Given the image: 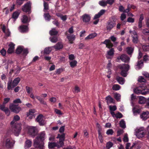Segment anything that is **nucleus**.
Wrapping results in <instances>:
<instances>
[{"label":"nucleus","mask_w":149,"mask_h":149,"mask_svg":"<svg viewBox=\"0 0 149 149\" xmlns=\"http://www.w3.org/2000/svg\"><path fill=\"white\" fill-rule=\"evenodd\" d=\"M129 66L128 65L125 64L120 65L118 66V68L121 71V75L125 77L127 75V72L129 70Z\"/></svg>","instance_id":"6"},{"label":"nucleus","mask_w":149,"mask_h":149,"mask_svg":"<svg viewBox=\"0 0 149 149\" xmlns=\"http://www.w3.org/2000/svg\"><path fill=\"white\" fill-rule=\"evenodd\" d=\"M99 4L101 6L104 7L107 6V4L106 1H105V0H102L101 1H100Z\"/></svg>","instance_id":"45"},{"label":"nucleus","mask_w":149,"mask_h":149,"mask_svg":"<svg viewBox=\"0 0 149 149\" xmlns=\"http://www.w3.org/2000/svg\"><path fill=\"white\" fill-rule=\"evenodd\" d=\"M38 132L37 128L35 127H30L29 130V133L32 136L36 135Z\"/></svg>","instance_id":"10"},{"label":"nucleus","mask_w":149,"mask_h":149,"mask_svg":"<svg viewBox=\"0 0 149 149\" xmlns=\"http://www.w3.org/2000/svg\"><path fill=\"white\" fill-rule=\"evenodd\" d=\"M142 32L143 33L144 35H149V29H143L142 31Z\"/></svg>","instance_id":"53"},{"label":"nucleus","mask_w":149,"mask_h":149,"mask_svg":"<svg viewBox=\"0 0 149 149\" xmlns=\"http://www.w3.org/2000/svg\"><path fill=\"white\" fill-rule=\"evenodd\" d=\"M138 81L139 82H145L146 80L144 78L142 77H140L138 79Z\"/></svg>","instance_id":"60"},{"label":"nucleus","mask_w":149,"mask_h":149,"mask_svg":"<svg viewBox=\"0 0 149 149\" xmlns=\"http://www.w3.org/2000/svg\"><path fill=\"white\" fill-rule=\"evenodd\" d=\"M36 121L38 122L40 125H45V122L43 119V116L41 114L38 116L36 118Z\"/></svg>","instance_id":"13"},{"label":"nucleus","mask_w":149,"mask_h":149,"mask_svg":"<svg viewBox=\"0 0 149 149\" xmlns=\"http://www.w3.org/2000/svg\"><path fill=\"white\" fill-rule=\"evenodd\" d=\"M116 17L113 16L109 18L107 23L106 28L108 31H110L116 25L117 20Z\"/></svg>","instance_id":"2"},{"label":"nucleus","mask_w":149,"mask_h":149,"mask_svg":"<svg viewBox=\"0 0 149 149\" xmlns=\"http://www.w3.org/2000/svg\"><path fill=\"white\" fill-rule=\"evenodd\" d=\"M133 49L132 47H128L127 48V52L128 54H130L133 52Z\"/></svg>","instance_id":"55"},{"label":"nucleus","mask_w":149,"mask_h":149,"mask_svg":"<svg viewBox=\"0 0 149 149\" xmlns=\"http://www.w3.org/2000/svg\"><path fill=\"white\" fill-rule=\"evenodd\" d=\"M114 50L113 48H111L107 52L106 57L107 59L111 58L114 54Z\"/></svg>","instance_id":"15"},{"label":"nucleus","mask_w":149,"mask_h":149,"mask_svg":"<svg viewBox=\"0 0 149 149\" xmlns=\"http://www.w3.org/2000/svg\"><path fill=\"white\" fill-rule=\"evenodd\" d=\"M64 141L62 140H60L58 142L56 143H57V147L59 148L62 147L64 145L63 141Z\"/></svg>","instance_id":"46"},{"label":"nucleus","mask_w":149,"mask_h":149,"mask_svg":"<svg viewBox=\"0 0 149 149\" xmlns=\"http://www.w3.org/2000/svg\"><path fill=\"white\" fill-rule=\"evenodd\" d=\"M113 133V131L112 129L108 130L106 132V134L108 135H112Z\"/></svg>","instance_id":"57"},{"label":"nucleus","mask_w":149,"mask_h":149,"mask_svg":"<svg viewBox=\"0 0 149 149\" xmlns=\"http://www.w3.org/2000/svg\"><path fill=\"white\" fill-rule=\"evenodd\" d=\"M97 35V34L96 33H93L89 34L86 37L85 39L86 40H88L94 38Z\"/></svg>","instance_id":"30"},{"label":"nucleus","mask_w":149,"mask_h":149,"mask_svg":"<svg viewBox=\"0 0 149 149\" xmlns=\"http://www.w3.org/2000/svg\"><path fill=\"white\" fill-rule=\"evenodd\" d=\"M35 110L34 109H30L29 111L27 113L26 115L27 116H29V118L31 119L33 117V114L35 112Z\"/></svg>","instance_id":"21"},{"label":"nucleus","mask_w":149,"mask_h":149,"mask_svg":"<svg viewBox=\"0 0 149 149\" xmlns=\"http://www.w3.org/2000/svg\"><path fill=\"white\" fill-rule=\"evenodd\" d=\"M123 141L125 142H127L128 141L129 139L127 134H126L125 135L123 138Z\"/></svg>","instance_id":"58"},{"label":"nucleus","mask_w":149,"mask_h":149,"mask_svg":"<svg viewBox=\"0 0 149 149\" xmlns=\"http://www.w3.org/2000/svg\"><path fill=\"white\" fill-rule=\"evenodd\" d=\"M142 48L144 51H147L149 50V46L148 45H143Z\"/></svg>","instance_id":"54"},{"label":"nucleus","mask_w":149,"mask_h":149,"mask_svg":"<svg viewBox=\"0 0 149 149\" xmlns=\"http://www.w3.org/2000/svg\"><path fill=\"white\" fill-rule=\"evenodd\" d=\"M122 114L119 112H118L116 114V116L115 117L117 118H121L123 117Z\"/></svg>","instance_id":"61"},{"label":"nucleus","mask_w":149,"mask_h":149,"mask_svg":"<svg viewBox=\"0 0 149 149\" xmlns=\"http://www.w3.org/2000/svg\"><path fill=\"white\" fill-rule=\"evenodd\" d=\"M65 134L64 133L61 135L58 134L56 137L57 138H59L60 140L64 141L65 140Z\"/></svg>","instance_id":"40"},{"label":"nucleus","mask_w":149,"mask_h":149,"mask_svg":"<svg viewBox=\"0 0 149 149\" xmlns=\"http://www.w3.org/2000/svg\"><path fill=\"white\" fill-rule=\"evenodd\" d=\"M136 135L139 138L143 137L145 134V130L143 127L137 128L135 130Z\"/></svg>","instance_id":"5"},{"label":"nucleus","mask_w":149,"mask_h":149,"mask_svg":"<svg viewBox=\"0 0 149 149\" xmlns=\"http://www.w3.org/2000/svg\"><path fill=\"white\" fill-rule=\"evenodd\" d=\"M109 107L110 110L111 111H115L117 109L115 105H114L113 106H109Z\"/></svg>","instance_id":"56"},{"label":"nucleus","mask_w":149,"mask_h":149,"mask_svg":"<svg viewBox=\"0 0 149 149\" xmlns=\"http://www.w3.org/2000/svg\"><path fill=\"white\" fill-rule=\"evenodd\" d=\"M19 30L21 32H26L28 31V29L27 26L23 25L19 26Z\"/></svg>","instance_id":"20"},{"label":"nucleus","mask_w":149,"mask_h":149,"mask_svg":"<svg viewBox=\"0 0 149 149\" xmlns=\"http://www.w3.org/2000/svg\"><path fill=\"white\" fill-rule=\"evenodd\" d=\"M137 106H136V107H134L133 108V112L134 114L139 113L140 112V110L139 109L137 108Z\"/></svg>","instance_id":"42"},{"label":"nucleus","mask_w":149,"mask_h":149,"mask_svg":"<svg viewBox=\"0 0 149 149\" xmlns=\"http://www.w3.org/2000/svg\"><path fill=\"white\" fill-rule=\"evenodd\" d=\"M21 130L20 124L15 123L12 126V132L16 136H18Z\"/></svg>","instance_id":"4"},{"label":"nucleus","mask_w":149,"mask_h":149,"mask_svg":"<svg viewBox=\"0 0 149 149\" xmlns=\"http://www.w3.org/2000/svg\"><path fill=\"white\" fill-rule=\"evenodd\" d=\"M55 147H57V143L55 142H49L48 147L49 148H53Z\"/></svg>","instance_id":"33"},{"label":"nucleus","mask_w":149,"mask_h":149,"mask_svg":"<svg viewBox=\"0 0 149 149\" xmlns=\"http://www.w3.org/2000/svg\"><path fill=\"white\" fill-rule=\"evenodd\" d=\"M52 50V47H46L44 49V53L45 54H49L51 52Z\"/></svg>","instance_id":"36"},{"label":"nucleus","mask_w":149,"mask_h":149,"mask_svg":"<svg viewBox=\"0 0 149 149\" xmlns=\"http://www.w3.org/2000/svg\"><path fill=\"white\" fill-rule=\"evenodd\" d=\"M77 63V62L76 60L72 61L70 62V66L72 68L76 66Z\"/></svg>","instance_id":"41"},{"label":"nucleus","mask_w":149,"mask_h":149,"mask_svg":"<svg viewBox=\"0 0 149 149\" xmlns=\"http://www.w3.org/2000/svg\"><path fill=\"white\" fill-rule=\"evenodd\" d=\"M129 32L131 35L133 42L135 43H137L139 41V37L137 32L135 30L132 31L131 30H130Z\"/></svg>","instance_id":"8"},{"label":"nucleus","mask_w":149,"mask_h":149,"mask_svg":"<svg viewBox=\"0 0 149 149\" xmlns=\"http://www.w3.org/2000/svg\"><path fill=\"white\" fill-rule=\"evenodd\" d=\"M36 97L37 99L40 102V103L44 105L47 106V104L46 102L42 98H41L39 96H36Z\"/></svg>","instance_id":"27"},{"label":"nucleus","mask_w":149,"mask_h":149,"mask_svg":"<svg viewBox=\"0 0 149 149\" xmlns=\"http://www.w3.org/2000/svg\"><path fill=\"white\" fill-rule=\"evenodd\" d=\"M20 119V117L18 115H16L14 117L13 119V121L11 122V125H13L14 123L15 124V122L18 120Z\"/></svg>","instance_id":"32"},{"label":"nucleus","mask_w":149,"mask_h":149,"mask_svg":"<svg viewBox=\"0 0 149 149\" xmlns=\"http://www.w3.org/2000/svg\"><path fill=\"white\" fill-rule=\"evenodd\" d=\"M21 20L22 23H25L29 21L30 20L27 16L24 15L21 19Z\"/></svg>","instance_id":"28"},{"label":"nucleus","mask_w":149,"mask_h":149,"mask_svg":"<svg viewBox=\"0 0 149 149\" xmlns=\"http://www.w3.org/2000/svg\"><path fill=\"white\" fill-rule=\"evenodd\" d=\"M9 108L12 111L16 113H18L21 109L20 107L13 104L10 105L9 106Z\"/></svg>","instance_id":"9"},{"label":"nucleus","mask_w":149,"mask_h":149,"mask_svg":"<svg viewBox=\"0 0 149 149\" xmlns=\"http://www.w3.org/2000/svg\"><path fill=\"white\" fill-rule=\"evenodd\" d=\"M106 100L108 104L114 103V100L109 95L106 97Z\"/></svg>","instance_id":"29"},{"label":"nucleus","mask_w":149,"mask_h":149,"mask_svg":"<svg viewBox=\"0 0 149 149\" xmlns=\"http://www.w3.org/2000/svg\"><path fill=\"white\" fill-rule=\"evenodd\" d=\"M120 87L118 84H115L113 85L112 87V89L114 90L117 91L120 89Z\"/></svg>","instance_id":"48"},{"label":"nucleus","mask_w":149,"mask_h":149,"mask_svg":"<svg viewBox=\"0 0 149 149\" xmlns=\"http://www.w3.org/2000/svg\"><path fill=\"white\" fill-rule=\"evenodd\" d=\"M0 109L4 111L7 116L9 115L10 112L7 108L5 107V104L0 105Z\"/></svg>","instance_id":"18"},{"label":"nucleus","mask_w":149,"mask_h":149,"mask_svg":"<svg viewBox=\"0 0 149 149\" xmlns=\"http://www.w3.org/2000/svg\"><path fill=\"white\" fill-rule=\"evenodd\" d=\"M15 45L12 42L10 43L9 45V48L7 50V52L8 53L11 54L14 52Z\"/></svg>","instance_id":"17"},{"label":"nucleus","mask_w":149,"mask_h":149,"mask_svg":"<svg viewBox=\"0 0 149 149\" xmlns=\"http://www.w3.org/2000/svg\"><path fill=\"white\" fill-rule=\"evenodd\" d=\"M134 91L136 94L145 95L149 93V90L146 88H142L141 87H138L134 90Z\"/></svg>","instance_id":"7"},{"label":"nucleus","mask_w":149,"mask_h":149,"mask_svg":"<svg viewBox=\"0 0 149 149\" xmlns=\"http://www.w3.org/2000/svg\"><path fill=\"white\" fill-rule=\"evenodd\" d=\"M23 47L22 46H19L18 47L16 50V53L19 54L23 52Z\"/></svg>","instance_id":"37"},{"label":"nucleus","mask_w":149,"mask_h":149,"mask_svg":"<svg viewBox=\"0 0 149 149\" xmlns=\"http://www.w3.org/2000/svg\"><path fill=\"white\" fill-rule=\"evenodd\" d=\"M45 132L44 131L39 133L34 140L33 146L36 148L40 149H44V143L43 141L45 139Z\"/></svg>","instance_id":"1"},{"label":"nucleus","mask_w":149,"mask_h":149,"mask_svg":"<svg viewBox=\"0 0 149 149\" xmlns=\"http://www.w3.org/2000/svg\"><path fill=\"white\" fill-rule=\"evenodd\" d=\"M120 59L123 62L127 63L129 62L130 58L126 55L123 54L117 57V59L119 60Z\"/></svg>","instance_id":"12"},{"label":"nucleus","mask_w":149,"mask_h":149,"mask_svg":"<svg viewBox=\"0 0 149 149\" xmlns=\"http://www.w3.org/2000/svg\"><path fill=\"white\" fill-rule=\"evenodd\" d=\"M44 17L45 19L47 21H49L50 19L51 18V17L49 13L44 14Z\"/></svg>","instance_id":"47"},{"label":"nucleus","mask_w":149,"mask_h":149,"mask_svg":"<svg viewBox=\"0 0 149 149\" xmlns=\"http://www.w3.org/2000/svg\"><path fill=\"white\" fill-rule=\"evenodd\" d=\"M114 97L118 101H120L121 95H120L117 93H115L114 94Z\"/></svg>","instance_id":"39"},{"label":"nucleus","mask_w":149,"mask_h":149,"mask_svg":"<svg viewBox=\"0 0 149 149\" xmlns=\"http://www.w3.org/2000/svg\"><path fill=\"white\" fill-rule=\"evenodd\" d=\"M52 47L56 49H59L63 48V45L62 43L61 42H58L57 43L56 45Z\"/></svg>","instance_id":"25"},{"label":"nucleus","mask_w":149,"mask_h":149,"mask_svg":"<svg viewBox=\"0 0 149 149\" xmlns=\"http://www.w3.org/2000/svg\"><path fill=\"white\" fill-rule=\"evenodd\" d=\"M2 30L3 31L6 33V34L8 36H10V32L9 30H6L5 27V26H3L2 27Z\"/></svg>","instance_id":"34"},{"label":"nucleus","mask_w":149,"mask_h":149,"mask_svg":"<svg viewBox=\"0 0 149 149\" xmlns=\"http://www.w3.org/2000/svg\"><path fill=\"white\" fill-rule=\"evenodd\" d=\"M146 104L145 107L146 108L149 109V97L146 100Z\"/></svg>","instance_id":"64"},{"label":"nucleus","mask_w":149,"mask_h":149,"mask_svg":"<svg viewBox=\"0 0 149 149\" xmlns=\"http://www.w3.org/2000/svg\"><path fill=\"white\" fill-rule=\"evenodd\" d=\"M0 53L2 55L5 56L6 53V51L4 48H3L1 50Z\"/></svg>","instance_id":"63"},{"label":"nucleus","mask_w":149,"mask_h":149,"mask_svg":"<svg viewBox=\"0 0 149 149\" xmlns=\"http://www.w3.org/2000/svg\"><path fill=\"white\" fill-rule=\"evenodd\" d=\"M102 43L105 44L106 47L109 48H111L113 46V44L109 40H106Z\"/></svg>","instance_id":"19"},{"label":"nucleus","mask_w":149,"mask_h":149,"mask_svg":"<svg viewBox=\"0 0 149 149\" xmlns=\"http://www.w3.org/2000/svg\"><path fill=\"white\" fill-rule=\"evenodd\" d=\"M116 80L119 83L121 84H123L125 82L124 79L119 77H117Z\"/></svg>","instance_id":"31"},{"label":"nucleus","mask_w":149,"mask_h":149,"mask_svg":"<svg viewBox=\"0 0 149 149\" xmlns=\"http://www.w3.org/2000/svg\"><path fill=\"white\" fill-rule=\"evenodd\" d=\"M44 10H47L49 8V5L45 1L44 2Z\"/></svg>","instance_id":"59"},{"label":"nucleus","mask_w":149,"mask_h":149,"mask_svg":"<svg viewBox=\"0 0 149 149\" xmlns=\"http://www.w3.org/2000/svg\"><path fill=\"white\" fill-rule=\"evenodd\" d=\"M120 126L123 128H125L126 127L125 123L123 119L121 120L120 122Z\"/></svg>","instance_id":"38"},{"label":"nucleus","mask_w":149,"mask_h":149,"mask_svg":"<svg viewBox=\"0 0 149 149\" xmlns=\"http://www.w3.org/2000/svg\"><path fill=\"white\" fill-rule=\"evenodd\" d=\"M134 148H135L136 149H139L141 148V146L136 143H134L130 149H133Z\"/></svg>","instance_id":"43"},{"label":"nucleus","mask_w":149,"mask_h":149,"mask_svg":"<svg viewBox=\"0 0 149 149\" xmlns=\"http://www.w3.org/2000/svg\"><path fill=\"white\" fill-rule=\"evenodd\" d=\"M67 38L69 40V41L71 44L73 43V41L75 39V36L72 35H67Z\"/></svg>","instance_id":"26"},{"label":"nucleus","mask_w":149,"mask_h":149,"mask_svg":"<svg viewBox=\"0 0 149 149\" xmlns=\"http://www.w3.org/2000/svg\"><path fill=\"white\" fill-rule=\"evenodd\" d=\"M49 34L51 36L56 35L57 34L58 32L55 29H52L49 31Z\"/></svg>","instance_id":"35"},{"label":"nucleus","mask_w":149,"mask_h":149,"mask_svg":"<svg viewBox=\"0 0 149 149\" xmlns=\"http://www.w3.org/2000/svg\"><path fill=\"white\" fill-rule=\"evenodd\" d=\"M19 13L17 12H15L13 14L12 17L14 19H17L18 17Z\"/></svg>","instance_id":"49"},{"label":"nucleus","mask_w":149,"mask_h":149,"mask_svg":"<svg viewBox=\"0 0 149 149\" xmlns=\"http://www.w3.org/2000/svg\"><path fill=\"white\" fill-rule=\"evenodd\" d=\"M31 8V3L30 2H28L22 6V10L24 12L26 13L30 10Z\"/></svg>","instance_id":"11"},{"label":"nucleus","mask_w":149,"mask_h":149,"mask_svg":"<svg viewBox=\"0 0 149 149\" xmlns=\"http://www.w3.org/2000/svg\"><path fill=\"white\" fill-rule=\"evenodd\" d=\"M50 40L51 42L53 43H55L59 40L58 38L56 37H50Z\"/></svg>","instance_id":"44"},{"label":"nucleus","mask_w":149,"mask_h":149,"mask_svg":"<svg viewBox=\"0 0 149 149\" xmlns=\"http://www.w3.org/2000/svg\"><path fill=\"white\" fill-rule=\"evenodd\" d=\"M32 141L29 140H26L25 142V148L26 149H27L30 147L32 145Z\"/></svg>","instance_id":"24"},{"label":"nucleus","mask_w":149,"mask_h":149,"mask_svg":"<svg viewBox=\"0 0 149 149\" xmlns=\"http://www.w3.org/2000/svg\"><path fill=\"white\" fill-rule=\"evenodd\" d=\"M143 61H142L141 60L138 62L137 66L138 67V69H139L143 66Z\"/></svg>","instance_id":"50"},{"label":"nucleus","mask_w":149,"mask_h":149,"mask_svg":"<svg viewBox=\"0 0 149 149\" xmlns=\"http://www.w3.org/2000/svg\"><path fill=\"white\" fill-rule=\"evenodd\" d=\"M98 134L99 139L100 142L102 143L103 142V137L101 134V132H100V131H99V132H98Z\"/></svg>","instance_id":"51"},{"label":"nucleus","mask_w":149,"mask_h":149,"mask_svg":"<svg viewBox=\"0 0 149 149\" xmlns=\"http://www.w3.org/2000/svg\"><path fill=\"white\" fill-rule=\"evenodd\" d=\"M113 144L112 142H109L107 143L106 147L108 149H109L113 146Z\"/></svg>","instance_id":"52"},{"label":"nucleus","mask_w":149,"mask_h":149,"mask_svg":"<svg viewBox=\"0 0 149 149\" xmlns=\"http://www.w3.org/2000/svg\"><path fill=\"white\" fill-rule=\"evenodd\" d=\"M8 87L7 88L8 90L11 89L13 87L12 85H11V81H9L7 84Z\"/></svg>","instance_id":"62"},{"label":"nucleus","mask_w":149,"mask_h":149,"mask_svg":"<svg viewBox=\"0 0 149 149\" xmlns=\"http://www.w3.org/2000/svg\"><path fill=\"white\" fill-rule=\"evenodd\" d=\"M140 118L143 120H146L149 118V112L148 111L143 112L140 116Z\"/></svg>","instance_id":"14"},{"label":"nucleus","mask_w":149,"mask_h":149,"mask_svg":"<svg viewBox=\"0 0 149 149\" xmlns=\"http://www.w3.org/2000/svg\"><path fill=\"white\" fill-rule=\"evenodd\" d=\"M83 22H89L91 19V17L88 14H85L81 16Z\"/></svg>","instance_id":"16"},{"label":"nucleus","mask_w":149,"mask_h":149,"mask_svg":"<svg viewBox=\"0 0 149 149\" xmlns=\"http://www.w3.org/2000/svg\"><path fill=\"white\" fill-rule=\"evenodd\" d=\"M20 80V79L19 77L15 78L13 80L12 83L13 87L14 88V87L17 86Z\"/></svg>","instance_id":"22"},{"label":"nucleus","mask_w":149,"mask_h":149,"mask_svg":"<svg viewBox=\"0 0 149 149\" xmlns=\"http://www.w3.org/2000/svg\"><path fill=\"white\" fill-rule=\"evenodd\" d=\"M15 141H11V139L9 137L4 136L3 139V146L7 149H9L12 148L15 143Z\"/></svg>","instance_id":"3"},{"label":"nucleus","mask_w":149,"mask_h":149,"mask_svg":"<svg viewBox=\"0 0 149 149\" xmlns=\"http://www.w3.org/2000/svg\"><path fill=\"white\" fill-rule=\"evenodd\" d=\"M138 102L140 104H144L146 101V99L143 96H138Z\"/></svg>","instance_id":"23"}]
</instances>
